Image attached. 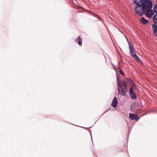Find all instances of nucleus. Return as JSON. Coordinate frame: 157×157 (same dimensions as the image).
Wrapping results in <instances>:
<instances>
[{
    "label": "nucleus",
    "mask_w": 157,
    "mask_h": 157,
    "mask_svg": "<svg viewBox=\"0 0 157 157\" xmlns=\"http://www.w3.org/2000/svg\"><path fill=\"white\" fill-rule=\"evenodd\" d=\"M152 3L151 2V5L148 8V5L147 6L142 8L140 11L136 14L138 16H141L145 13L146 16L149 18L151 17L153 14H155L153 17V21L155 23H157V5H156L153 8V10H152Z\"/></svg>",
    "instance_id": "1"
},
{
    "label": "nucleus",
    "mask_w": 157,
    "mask_h": 157,
    "mask_svg": "<svg viewBox=\"0 0 157 157\" xmlns=\"http://www.w3.org/2000/svg\"><path fill=\"white\" fill-rule=\"evenodd\" d=\"M133 2L135 4L136 6L135 8V12L137 14L142 8L147 6L146 5H148V7H150L151 4V0H133Z\"/></svg>",
    "instance_id": "2"
},
{
    "label": "nucleus",
    "mask_w": 157,
    "mask_h": 157,
    "mask_svg": "<svg viewBox=\"0 0 157 157\" xmlns=\"http://www.w3.org/2000/svg\"><path fill=\"white\" fill-rule=\"evenodd\" d=\"M117 89L119 93L123 96H125L127 92V84L124 81L119 82L117 85Z\"/></svg>",
    "instance_id": "3"
},
{
    "label": "nucleus",
    "mask_w": 157,
    "mask_h": 157,
    "mask_svg": "<svg viewBox=\"0 0 157 157\" xmlns=\"http://www.w3.org/2000/svg\"><path fill=\"white\" fill-rule=\"evenodd\" d=\"M129 94L131 98L133 99H136V95L134 92L133 88L132 87H130L129 90Z\"/></svg>",
    "instance_id": "4"
},
{
    "label": "nucleus",
    "mask_w": 157,
    "mask_h": 157,
    "mask_svg": "<svg viewBox=\"0 0 157 157\" xmlns=\"http://www.w3.org/2000/svg\"><path fill=\"white\" fill-rule=\"evenodd\" d=\"M129 118L131 120H135L136 121H138L139 119L137 115L132 113H129Z\"/></svg>",
    "instance_id": "5"
},
{
    "label": "nucleus",
    "mask_w": 157,
    "mask_h": 157,
    "mask_svg": "<svg viewBox=\"0 0 157 157\" xmlns=\"http://www.w3.org/2000/svg\"><path fill=\"white\" fill-rule=\"evenodd\" d=\"M152 27L153 31L154 34L157 36V24H154L152 25Z\"/></svg>",
    "instance_id": "6"
},
{
    "label": "nucleus",
    "mask_w": 157,
    "mask_h": 157,
    "mask_svg": "<svg viewBox=\"0 0 157 157\" xmlns=\"http://www.w3.org/2000/svg\"><path fill=\"white\" fill-rule=\"evenodd\" d=\"M118 103V102L117 98L116 97H115L112 101L111 105L113 107H115L117 106Z\"/></svg>",
    "instance_id": "7"
},
{
    "label": "nucleus",
    "mask_w": 157,
    "mask_h": 157,
    "mask_svg": "<svg viewBox=\"0 0 157 157\" xmlns=\"http://www.w3.org/2000/svg\"><path fill=\"white\" fill-rule=\"evenodd\" d=\"M132 57L138 61H141V60L136 54L135 51L131 53Z\"/></svg>",
    "instance_id": "8"
},
{
    "label": "nucleus",
    "mask_w": 157,
    "mask_h": 157,
    "mask_svg": "<svg viewBox=\"0 0 157 157\" xmlns=\"http://www.w3.org/2000/svg\"><path fill=\"white\" fill-rule=\"evenodd\" d=\"M75 42L78 43L79 45H81L82 44V40L80 38V36H78V37L75 39Z\"/></svg>",
    "instance_id": "9"
},
{
    "label": "nucleus",
    "mask_w": 157,
    "mask_h": 157,
    "mask_svg": "<svg viewBox=\"0 0 157 157\" xmlns=\"http://www.w3.org/2000/svg\"><path fill=\"white\" fill-rule=\"evenodd\" d=\"M140 21L144 24H146L148 23V21L145 19L144 17H142L141 18Z\"/></svg>",
    "instance_id": "10"
},
{
    "label": "nucleus",
    "mask_w": 157,
    "mask_h": 157,
    "mask_svg": "<svg viewBox=\"0 0 157 157\" xmlns=\"http://www.w3.org/2000/svg\"><path fill=\"white\" fill-rule=\"evenodd\" d=\"M129 48L131 53L135 51L132 46L129 45Z\"/></svg>",
    "instance_id": "11"
},
{
    "label": "nucleus",
    "mask_w": 157,
    "mask_h": 157,
    "mask_svg": "<svg viewBox=\"0 0 157 157\" xmlns=\"http://www.w3.org/2000/svg\"><path fill=\"white\" fill-rule=\"evenodd\" d=\"M120 73L121 74H122V75H124V73H123V72H122V70H121V69H120Z\"/></svg>",
    "instance_id": "12"
},
{
    "label": "nucleus",
    "mask_w": 157,
    "mask_h": 157,
    "mask_svg": "<svg viewBox=\"0 0 157 157\" xmlns=\"http://www.w3.org/2000/svg\"><path fill=\"white\" fill-rule=\"evenodd\" d=\"M130 81H131V82H133L132 81V80H131Z\"/></svg>",
    "instance_id": "13"
}]
</instances>
